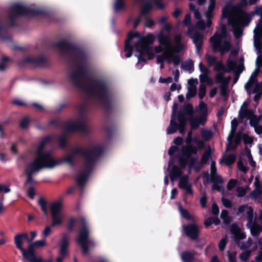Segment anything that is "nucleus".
Here are the masks:
<instances>
[{"mask_svg": "<svg viewBox=\"0 0 262 262\" xmlns=\"http://www.w3.org/2000/svg\"><path fill=\"white\" fill-rule=\"evenodd\" d=\"M132 41L134 43V48L135 50L139 53L138 55H136L138 59V62L137 66L138 68H141L143 64L141 62L145 63L146 60L144 57L146 55L148 59H151L155 57V53H158L162 52V48L160 46H156L154 48L150 47L149 45L152 44L155 41V37L151 34L147 36H140L138 33H130L128 34V40L126 41L125 47V52L126 57L129 58L132 55L133 49L130 46V41Z\"/></svg>", "mask_w": 262, "mask_h": 262, "instance_id": "f257e3e1", "label": "nucleus"}, {"mask_svg": "<svg viewBox=\"0 0 262 262\" xmlns=\"http://www.w3.org/2000/svg\"><path fill=\"white\" fill-rule=\"evenodd\" d=\"M158 41L160 45L162 46L165 51L162 55L157 56V63H160V69L164 68L163 61L166 60L169 63H173L174 65H179L180 63V58L175 55L174 53H179L183 51L186 48L184 43H181V35L177 34L174 38V46L171 44L170 36L169 35H164L162 33L158 36Z\"/></svg>", "mask_w": 262, "mask_h": 262, "instance_id": "f03ea898", "label": "nucleus"}, {"mask_svg": "<svg viewBox=\"0 0 262 262\" xmlns=\"http://www.w3.org/2000/svg\"><path fill=\"white\" fill-rule=\"evenodd\" d=\"M49 141V138H46L40 143L37 149V157L26 166L25 169L27 174L26 184L35 183L32 177L33 173L44 168H53L61 163L60 160L52 157L50 152L42 151L45 144Z\"/></svg>", "mask_w": 262, "mask_h": 262, "instance_id": "7ed1b4c3", "label": "nucleus"}, {"mask_svg": "<svg viewBox=\"0 0 262 262\" xmlns=\"http://www.w3.org/2000/svg\"><path fill=\"white\" fill-rule=\"evenodd\" d=\"M222 18L228 17V22L233 28L234 36L236 38L242 35V28L248 19L247 14L240 8L227 5L222 11Z\"/></svg>", "mask_w": 262, "mask_h": 262, "instance_id": "20e7f679", "label": "nucleus"}, {"mask_svg": "<svg viewBox=\"0 0 262 262\" xmlns=\"http://www.w3.org/2000/svg\"><path fill=\"white\" fill-rule=\"evenodd\" d=\"M210 41L213 51H218L222 55L229 51L231 48V43L227 37L225 25L221 26L220 29L210 38Z\"/></svg>", "mask_w": 262, "mask_h": 262, "instance_id": "39448f33", "label": "nucleus"}, {"mask_svg": "<svg viewBox=\"0 0 262 262\" xmlns=\"http://www.w3.org/2000/svg\"><path fill=\"white\" fill-rule=\"evenodd\" d=\"M249 103L245 101L241 105L238 112V117L241 121L244 119L249 120V124L253 127L256 134H262V125L259 124V121L261 119V116H256L253 110L248 108Z\"/></svg>", "mask_w": 262, "mask_h": 262, "instance_id": "423d86ee", "label": "nucleus"}, {"mask_svg": "<svg viewBox=\"0 0 262 262\" xmlns=\"http://www.w3.org/2000/svg\"><path fill=\"white\" fill-rule=\"evenodd\" d=\"M90 230L84 219L81 220V227L79 229L76 241L81 248L84 254L89 253V249L95 245V242L89 238Z\"/></svg>", "mask_w": 262, "mask_h": 262, "instance_id": "0eeeda50", "label": "nucleus"}, {"mask_svg": "<svg viewBox=\"0 0 262 262\" xmlns=\"http://www.w3.org/2000/svg\"><path fill=\"white\" fill-rule=\"evenodd\" d=\"M29 241L28 235L27 233H19L16 235L14 238V244L16 247L19 249L23 257L28 259L30 262H43L41 257H36L34 251L25 250L23 248V244L25 241Z\"/></svg>", "mask_w": 262, "mask_h": 262, "instance_id": "6e6552de", "label": "nucleus"}, {"mask_svg": "<svg viewBox=\"0 0 262 262\" xmlns=\"http://www.w3.org/2000/svg\"><path fill=\"white\" fill-rule=\"evenodd\" d=\"M98 156V150L95 148L91 151L84 154L85 159V169L86 172L80 174L77 178V183L79 185H82L86 182L90 169L94 165Z\"/></svg>", "mask_w": 262, "mask_h": 262, "instance_id": "1a4fd4ad", "label": "nucleus"}, {"mask_svg": "<svg viewBox=\"0 0 262 262\" xmlns=\"http://www.w3.org/2000/svg\"><path fill=\"white\" fill-rule=\"evenodd\" d=\"M198 150V148L190 144L182 147V156L179 159L180 165L182 168L186 166L187 160L190 161L189 167H194V165L198 160V157L195 156Z\"/></svg>", "mask_w": 262, "mask_h": 262, "instance_id": "9d476101", "label": "nucleus"}, {"mask_svg": "<svg viewBox=\"0 0 262 262\" xmlns=\"http://www.w3.org/2000/svg\"><path fill=\"white\" fill-rule=\"evenodd\" d=\"M256 77L257 75L256 73H252L245 85V89L249 95L251 94H255L254 97L255 101L259 100L262 93V82H258Z\"/></svg>", "mask_w": 262, "mask_h": 262, "instance_id": "9b49d317", "label": "nucleus"}, {"mask_svg": "<svg viewBox=\"0 0 262 262\" xmlns=\"http://www.w3.org/2000/svg\"><path fill=\"white\" fill-rule=\"evenodd\" d=\"M62 204L61 201L53 203L51 206V212L52 218V227L59 225L62 223L63 214L61 211Z\"/></svg>", "mask_w": 262, "mask_h": 262, "instance_id": "f8f14e48", "label": "nucleus"}, {"mask_svg": "<svg viewBox=\"0 0 262 262\" xmlns=\"http://www.w3.org/2000/svg\"><path fill=\"white\" fill-rule=\"evenodd\" d=\"M215 0H210V4L207 10L205 12V16L207 19L206 24L201 19L198 20L196 24V27L200 30L204 29L206 26L209 27L212 25V21L210 19L213 15V11L215 8Z\"/></svg>", "mask_w": 262, "mask_h": 262, "instance_id": "ddd939ff", "label": "nucleus"}, {"mask_svg": "<svg viewBox=\"0 0 262 262\" xmlns=\"http://www.w3.org/2000/svg\"><path fill=\"white\" fill-rule=\"evenodd\" d=\"M59 248V256L57 258V262H62L64 258L69 254L68 248L69 241L68 238L63 236L58 244Z\"/></svg>", "mask_w": 262, "mask_h": 262, "instance_id": "4468645a", "label": "nucleus"}, {"mask_svg": "<svg viewBox=\"0 0 262 262\" xmlns=\"http://www.w3.org/2000/svg\"><path fill=\"white\" fill-rule=\"evenodd\" d=\"M188 33L190 36V37L192 38L193 42L195 46L196 52L199 53L203 43V36L200 33L195 31L194 30H191L190 28L189 29Z\"/></svg>", "mask_w": 262, "mask_h": 262, "instance_id": "2eb2a0df", "label": "nucleus"}, {"mask_svg": "<svg viewBox=\"0 0 262 262\" xmlns=\"http://www.w3.org/2000/svg\"><path fill=\"white\" fill-rule=\"evenodd\" d=\"M186 234L190 238L195 239L199 233V228L196 224H192L187 226H183Z\"/></svg>", "mask_w": 262, "mask_h": 262, "instance_id": "dca6fc26", "label": "nucleus"}, {"mask_svg": "<svg viewBox=\"0 0 262 262\" xmlns=\"http://www.w3.org/2000/svg\"><path fill=\"white\" fill-rule=\"evenodd\" d=\"M246 226L250 229V233L253 236L259 235L262 231L261 223L259 224L256 220L247 223Z\"/></svg>", "mask_w": 262, "mask_h": 262, "instance_id": "f3484780", "label": "nucleus"}, {"mask_svg": "<svg viewBox=\"0 0 262 262\" xmlns=\"http://www.w3.org/2000/svg\"><path fill=\"white\" fill-rule=\"evenodd\" d=\"M198 83V80L193 79H189L188 81V92L186 95L187 98L189 99L194 97L196 94V85Z\"/></svg>", "mask_w": 262, "mask_h": 262, "instance_id": "a211bd4d", "label": "nucleus"}, {"mask_svg": "<svg viewBox=\"0 0 262 262\" xmlns=\"http://www.w3.org/2000/svg\"><path fill=\"white\" fill-rule=\"evenodd\" d=\"M179 186L180 188L185 189L188 193L192 194L191 184L188 181V177L185 176L181 178Z\"/></svg>", "mask_w": 262, "mask_h": 262, "instance_id": "6ab92c4d", "label": "nucleus"}, {"mask_svg": "<svg viewBox=\"0 0 262 262\" xmlns=\"http://www.w3.org/2000/svg\"><path fill=\"white\" fill-rule=\"evenodd\" d=\"M230 231L234 236L235 241L245 239L246 237V234L242 232L241 229L235 224L232 225Z\"/></svg>", "mask_w": 262, "mask_h": 262, "instance_id": "aec40b11", "label": "nucleus"}, {"mask_svg": "<svg viewBox=\"0 0 262 262\" xmlns=\"http://www.w3.org/2000/svg\"><path fill=\"white\" fill-rule=\"evenodd\" d=\"M211 178L213 182H219L220 184L223 183L222 178L217 174L215 166V162H212L211 164Z\"/></svg>", "mask_w": 262, "mask_h": 262, "instance_id": "412c9836", "label": "nucleus"}, {"mask_svg": "<svg viewBox=\"0 0 262 262\" xmlns=\"http://www.w3.org/2000/svg\"><path fill=\"white\" fill-rule=\"evenodd\" d=\"M206 121L205 116H201L200 118H194L190 119V122L191 128L195 129L199 127L200 125H204Z\"/></svg>", "mask_w": 262, "mask_h": 262, "instance_id": "4be33fe9", "label": "nucleus"}, {"mask_svg": "<svg viewBox=\"0 0 262 262\" xmlns=\"http://www.w3.org/2000/svg\"><path fill=\"white\" fill-rule=\"evenodd\" d=\"M198 256V253L194 251H185L181 253V257L183 262H190L194 257Z\"/></svg>", "mask_w": 262, "mask_h": 262, "instance_id": "5701e85b", "label": "nucleus"}, {"mask_svg": "<svg viewBox=\"0 0 262 262\" xmlns=\"http://www.w3.org/2000/svg\"><path fill=\"white\" fill-rule=\"evenodd\" d=\"M242 68V66H236V63L235 61L231 60L230 59H228L226 62V72H230L232 71L236 72L238 71H241V69Z\"/></svg>", "mask_w": 262, "mask_h": 262, "instance_id": "b1692460", "label": "nucleus"}, {"mask_svg": "<svg viewBox=\"0 0 262 262\" xmlns=\"http://www.w3.org/2000/svg\"><path fill=\"white\" fill-rule=\"evenodd\" d=\"M254 184L255 185V189L250 193V197L253 199H256L258 196L262 194V190H261V186L257 179L255 180Z\"/></svg>", "mask_w": 262, "mask_h": 262, "instance_id": "393cba45", "label": "nucleus"}, {"mask_svg": "<svg viewBox=\"0 0 262 262\" xmlns=\"http://www.w3.org/2000/svg\"><path fill=\"white\" fill-rule=\"evenodd\" d=\"M238 125V121L236 118H234L231 121V128L230 133L228 136L227 140L229 142L228 144L227 145V149H229L230 148V146L231 145L232 142L230 140V138L231 136L234 135L235 132L236 127Z\"/></svg>", "mask_w": 262, "mask_h": 262, "instance_id": "a878e982", "label": "nucleus"}, {"mask_svg": "<svg viewBox=\"0 0 262 262\" xmlns=\"http://www.w3.org/2000/svg\"><path fill=\"white\" fill-rule=\"evenodd\" d=\"M231 80V77L228 78V79L224 83H222L220 85V94L222 97H228L229 95L228 84Z\"/></svg>", "mask_w": 262, "mask_h": 262, "instance_id": "bb28decb", "label": "nucleus"}, {"mask_svg": "<svg viewBox=\"0 0 262 262\" xmlns=\"http://www.w3.org/2000/svg\"><path fill=\"white\" fill-rule=\"evenodd\" d=\"M182 174L181 169L178 166H173L169 172V176L171 181L179 178Z\"/></svg>", "mask_w": 262, "mask_h": 262, "instance_id": "cd10ccee", "label": "nucleus"}, {"mask_svg": "<svg viewBox=\"0 0 262 262\" xmlns=\"http://www.w3.org/2000/svg\"><path fill=\"white\" fill-rule=\"evenodd\" d=\"M178 121L179 122V130L181 134H183L185 132V125L186 122V117L185 114H179Z\"/></svg>", "mask_w": 262, "mask_h": 262, "instance_id": "c85d7f7f", "label": "nucleus"}, {"mask_svg": "<svg viewBox=\"0 0 262 262\" xmlns=\"http://www.w3.org/2000/svg\"><path fill=\"white\" fill-rule=\"evenodd\" d=\"M176 119L174 117L172 116L170 120V123L169 126L167 129V134H171L175 133L178 129V125L175 122Z\"/></svg>", "mask_w": 262, "mask_h": 262, "instance_id": "c756f323", "label": "nucleus"}, {"mask_svg": "<svg viewBox=\"0 0 262 262\" xmlns=\"http://www.w3.org/2000/svg\"><path fill=\"white\" fill-rule=\"evenodd\" d=\"M82 78V74L79 72H75L72 73L69 77L70 80L73 83L77 84L78 81Z\"/></svg>", "mask_w": 262, "mask_h": 262, "instance_id": "7c9ffc66", "label": "nucleus"}, {"mask_svg": "<svg viewBox=\"0 0 262 262\" xmlns=\"http://www.w3.org/2000/svg\"><path fill=\"white\" fill-rule=\"evenodd\" d=\"M47 245L45 239L38 240L33 243L30 244L29 245V250H33L34 248L43 247Z\"/></svg>", "mask_w": 262, "mask_h": 262, "instance_id": "2f4dec72", "label": "nucleus"}, {"mask_svg": "<svg viewBox=\"0 0 262 262\" xmlns=\"http://www.w3.org/2000/svg\"><path fill=\"white\" fill-rule=\"evenodd\" d=\"M199 79L201 83H206L210 86L213 84V79L209 76V74H200Z\"/></svg>", "mask_w": 262, "mask_h": 262, "instance_id": "473e14b6", "label": "nucleus"}, {"mask_svg": "<svg viewBox=\"0 0 262 262\" xmlns=\"http://www.w3.org/2000/svg\"><path fill=\"white\" fill-rule=\"evenodd\" d=\"M198 111L201 114V116H204L206 118L207 114V105L204 102L201 101L199 105Z\"/></svg>", "mask_w": 262, "mask_h": 262, "instance_id": "72a5a7b5", "label": "nucleus"}, {"mask_svg": "<svg viewBox=\"0 0 262 262\" xmlns=\"http://www.w3.org/2000/svg\"><path fill=\"white\" fill-rule=\"evenodd\" d=\"M83 123L81 120H78L73 121L71 123L69 129H80L82 127Z\"/></svg>", "mask_w": 262, "mask_h": 262, "instance_id": "f704fd0d", "label": "nucleus"}, {"mask_svg": "<svg viewBox=\"0 0 262 262\" xmlns=\"http://www.w3.org/2000/svg\"><path fill=\"white\" fill-rule=\"evenodd\" d=\"M179 210L181 214V215L184 217L185 219L188 220H194V217L191 216L188 211L186 209H184L182 206L180 205L179 206Z\"/></svg>", "mask_w": 262, "mask_h": 262, "instance_id": "c9c22d12", "label": "nucleus"}, {"mask_svg": "<svg viewBox=\"0 0 262 262\" xmlns=\"http://www.w3.org/2000/svg\"><path fill=\"white\" fill-rule=\"evenodd\" d=\"M201 135L205 140H209L211 139L213 136V134L211 131L205 128H203L201 130Z\"/></svg>", "mask_w": 262, "mask_h": 262, "instance_id": "e433bc0d", "label": "nucleus"}, {"mask_svg": "<svg viewBox=\"0 0 262 262\" xmlns=\"http://www.w3.org/2000/svg\"><path fill=\"white\" fill-rule=\"evenodd\" d=\"M10 59L7 57H4L0 61V71H3L9 66Z\"/></svg>", "mask_w": 262, "mask_h": 262, "instance_id": "4c0bfd02", "label": "nucleus"}, {"mask_svg": "<svg viewBox=\"0 0 262 262\" xmlns=\"http://www.w3.org/2000/svg\"><path fill=\"white\" fill-rule=\"evenodd\" d=\"M227 257L229 262H237L236 251H227Z\"/></svg>", "mask_w": 262, "mask_h": 262, "instance_id": "58836bf2", "label": "nucleus"}, {"mask_svg": "<svg viewBox=\"0 0 262 262\" xmlns=\"http://www.w3.org/2000/svg\"><path fill=\"white\" fill-rule=\"evenodd\" d=\"M229 77L224 78L223 73H219L215 76V83L217 84L221 83V84L224 83L228 79Z\"/></svg>", "mask_w": 262, "mask_h": 262, "instance_id": "ea45409f", "label": "nucleus"}, {"mask_svg": "<svg viewBox=\"0 0 262 262\" xmlns=\"http://www.w3.org/2000/svg\"><path fill=\"white\" fill-rule=\"evenodd\" d=\"M221 218L226 224H229L231 222L230 217L228 215V211L226 210H223L222 211L221 213Z\"/></svg>", "mask_w": 262, "mask_h": 262, "instance_id": "a19ab883", "label": "nucleus"}, {"mask_svg": "<svg viewBox=\"0 0 262 262\" xmlns=\"http://www.w3.org/2000/svg\"><path fill=\"white\" fill-rule=\"evenodd\" d=\"M235 159L236 156L235 155H230L224 158V162L228 166H230L233 163H234L235 161Z\"/></svg>", "mask_w": 262, "mask_h": 262, "instance_id": "79ce46f5", "label": "nucleus"}, {"mask_svg": "<svg viewBox=\"0 0 262 262\" xmlns=\"http://www.w3.org/2000/svg\"><path fill=\"white\" fill-rule=\"evenodd\" d=\"M205 58L209 67L212 66L216 62L217 58L215 56H211L209 54L205 55Z\"/></svg>", "mask_w": 262, "mask_h": 262, "instance_id": "37998d69", "label": "nucleus"}, {"mask_svg": "<svg viewBox=\"0 0 262 262\" xmlns=\"http://www.w3.org/2000/svg\"><path fill=\"white\" fill-rule=\"evenodd\" d=\"M251 252L250 250H246L243 251L239 256L240 259L243 261H247L251 256Z\"/></svg>", "mask_w": 262, "mask_h": 262, "instance_id": "c03bdc74", "label": "nucleus"}, {"mask_svg": "<svg viewBox=\"0 0 262 262\" xmlns=\"http://www.w3.org/2000/svg\"><path fill=\"white\" fill-rule=\"evenodd\" d=\"M233 136H234V135L232 136H231L230 138V140L232 142V144H231V145L230 146V148L229 149H227V147L226 148L227 150H230V149H235L240 142L241 138L239 137H236L235 138V139H234V141L233 142L232 138H233Z\"/></svg>", "mask_w": 262, "mask_h": 262, "instance_id": "a18cd8bd", "label": "nucleus"}, {"mask_svg": "<svg viewBox=\"0 0 262 262\" xmlns=\"http://www.w3.org/2000/svg\"><path fill=\"white\" fill-rule=\"evenodd\" d=\"M14 9L18 14H25L26 11V8L19 4H16L13 7Z\"/></svg>", "mask_w": 262, "mask_h": 262, "instance_id": "49530a36", "label": "nucleus"}, {"mask_svg": "<svg viewBox=\"0 0 262 262\" xmlns=\"http://www.w3.org/2000/svg\"><path fill=\"white\" fill-rule=\"evenodd\" d=\"M189 8L193 12L194 17L196 19L199 20L201 19V13L199 12V10L196 9L195 6L193 4L190 3L189 4Z\"/></svg>", "mask_w": 262, "mask_h": 262, "instance_id": "de8ad7c7", "label": "nucleus"}, {"mask_svg": "<svg viewBox=\"0 0 262 262\" xmlns=\"http://www.w3.org/2000/svg\"><path fill=\"white\" fill-rule=\"evenodd\" d=\"M210 156V151L207 150L205 151L202 156V157L201 160V163L202 165L207 163L208 161L209 160V157Z\"/></svg>", "mask_w": 262, "mask_h": 262, "instance_id": "09e8293b", "label": "nucleus"}, {"mask_svg": "<svg viewBox=\"0 0 262 262\" xmlns=\"http://www.w3.org/2000/svg\"><path fill=\"white\" fill-rule=\"evenodd\" d=\"M152 2H155V0H151ZM124 7V3L122 0H116L115 4L114 9L116 11L121 10Z\"/></svg>", "mask_w": 262, "mask_h": 262, "instance_id": "8fccbe9b", "label": "nucleus"}, {"mask_svg": "<svg viewBox=\"0 0 262 262\" xmlns=\"http://www.w3.org/2000/svg\"><path fill=\"white\" fill-rule=\"evenodd\" d=\"M246 213L248 223L253 222L252 221L253 217V210L251 207L248 206L246 211Z\"/></svg>", "mask_w": 262, "mask_h": 262, "instance_id": "3c124183", "label": "nucleus"}, {"mask_svg": "<svg viewBox=\"0 0 262 262\" xmlns=\"http://www.w3.org/2000/svg\"><path fill=\"white\" fill-rule=\"evenodd\" d=\"M227 70V68H225L224 65L222 62H216L215 67H214V70L217 71H223L224 72H227L226 71Z\"/></svg>", "mask_w": 262, "mask_h": 262, "instance_id": "603ef678", "label": "nucleus"}, {"mask_svg": "<svg viewBox=\"0 0 262 262\" xmlns=\"http://www.w3.org/2000/svg\"><path fill=\"white\" fill-rule=\"evenodd\" d=\"M237 167L238 169L243 173H246L248 171V168L245 163L242 161L239 160L237 162Z\"/></svg>", "mask_w": 262, "mask_h": 262, "instance_id": "864d4df0", "label": "nucleus"}, {"mask_svg": "<svg viewBox=\"0 0 262 262\" xmlns=\"http://www.w3.org/2000/svg\"><path fill=\"white\" fill-rule=\"evenodd\" d=\"M184 24L188 27V29L190 28L191 30H193L191 26V15L187 14L185 15V19L183 21Z\"/></svg>", "mask_w": 262, "mask_h": 262, "instance_id": "5fc2aeb1", "label": "nucleus"}, {"mask_svg": "<svg viewBox=\"0 0 262 262\" xmlns=\"http://www.w3.org/2000/svg\"><path fill=\"white\" fill-rule=\"evenodd\" d=\"M199 68L200 72L202 73L201 74H209L210 71L209 69L205 66L203 65L202 62H200L199 64Z\"/></svg>", "mask_w": 262, "mask_h": 262, "instance_id": "6e6d98bb", "label": "nucleus"}, {"mask_svg": "<svg viewBox=\"0 0 262 262\" xmlns=\"http://www.w3.org/2000/svg\"><path fill=\"white\" fill-rule=\"evenodd\" d=\"M193 64L191 60L186 62L183 65V68L186 70L191 71L193 69Z\"/></svg>", "mask_w": 262, "mask_h": 262, "instance_id": "4d7b16f0", "label": "nucleus"}, {"mask_svg": "<svg viewBox=\"0 0 262 262\" xmlns=\"http://www.w3.org/2000/svg\"><path fill=\"white\" fill-rule=\"evenodd\" d=\"M38 204L40 206L42 211L45 213V214H47L48 211L45 201L42 199H40L38 200Z\"/></svg>", "mask_w": 262, "mask_h": 262, "instance_id": "13d9d810", "label": "nucleus"}, {"mask_svg": "<svg viewBox=\"0 0 262 262\" xmlns=\"http://www.w3.org/2000/svg\"><path fill=\"white\" fill-rule=\"evenodd\" d=\"M236 192L238 197H243L246 193V189L243 187H238L236 188Z\"/></svg>", "mask_w": 262, "mask_h": 262, "instance_id": "bf43d9fd", "label": "nucleus"}, {"mask_svg": "<svg viewBox=\"0 0 262 262\" xmlns=\"http://www.w3.org/2000/svg\"><path fill=\"white\" fill-rule=\"evenodd\" d=\"M206 86L204 85H201L199 91V96L201 99H202L206 94Z\"/></svg>", "mask_w": 262, "mask_h": 262, "instance_id": "052dcab7", "label": "nucleus"}, {"mask_svg": "<svg viewBox=\"0 0 262 262\" xmlns=\"http://www.w3.org/2000/svg\"><path fill=\"white\" fill-rule=\"evenodd\" d=\"M237 181L234 179L230 180L227 184V189L229 190L232 189L236 185Z\"/></svg>", "mask_w": 262, "mask_h": 262, "instance_id": "680f3d73", "label": "nucleus"}, {"mask_svg": "<svg viewBox=\"0 0 262 262\" xmlns=\"http://www.w3.org/2000/svg\"><path fill=\"white\" fill-rule=\"evenodd\" d=\"M152 8V5L150 3H145L143 5L142 8V13H145Z\"/></svg>", "mask_w": 262, "mask_h": 262, "instance_id": "e2e57ef3", "label": "nucleus"}, {"mask_svg": "<svg viewBox=\"0 0 262 262\" xmlns=\"http://www.w3.org/2000/svg\"><path fill=\"white\" fill-rule=\"evenodd\" d=\"M29 120L27 118H23L20 122V126L23 128H26L28 126Z\"/></svg>", "mask_w": 262, "mask_h": 262, "instance_id": "0e129e2a", "label": "nucleus"}, {"mask_svg": "<svg viewBox=\"0 0 262 262\" xmlns=\"http://www.w3.org/2000/svg\"><path fill=\"white\" fill-rule=\"evenodd\" d=\"M11 191L9 186L0 184V192L9 193Z\"/></svg>", "mask_w": 262, "mask_h": 262, "instance_id": "69168bd1", "label": "nucleus"}, {"mask_svg": "<svg viewBox=\"0 0 262 262\" xmlns=\"http://www.w3.org/2000/svg\"><path fill=\"white\" fill-rule=\"evenodd\" d=\"M226 239L225 238L221 239L219 244V249L221 251L224 250L226 245Z\"/></svg>", "mask_w": 262, "mask_h": 262, "instance_id": "338daca9", "label": "nucleus"}, {"mask_svg": "<svg viewBox=\"0 0 262 262\" xmlns=\"http://www.w3.org/2000/svg\"><path fill=\"white\" fill-rule=\"evenodd\" d=\"M222 202L224 206L227 208H229L231 206V202L227 199L222 198Z\"/></svg>", "mask_w": 262, "mask_h": 262, "instance_id": "774afa93", "label": "nucleus"}]
</instances>
